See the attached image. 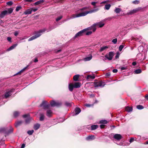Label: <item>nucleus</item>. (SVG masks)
I'll return each mask as SVG.
<instances>
[{"label":"nucleus","instance_id":"1","mask_svg":"<svg viewBox=\"0 0 148 148\" xmlns=\"http://www.w3.org/2000/svg\"><path fill=\"white\" fill-rule=\"evenodd\" d=\"M98 10V9H95L92 10H90L89 11H86L84 12L78 14H73L71 15V19H73L74 18H75L77 17H79L84 16L88 14L89 13H91L93 12H96Z\"/></svg>","mask_w":148,"mask_h":148},{"label":"nucleus","instance_id":"2","mask_svg":"<svg viewBox=\"0 0 148 148\" xmlns=\"http://www.w3.org/2000/svg\"><path fill=\"white\" fill-rule=\"evenodd\" d=\"M46 31V29H40L38 31L35 32H34V35L30 37L29 39V41H30L34 40L39 36H40L44 32Z\"/></svg>","mask_w":148,"mask_h":148},{"label":"nucleus","instance_id":"3","mask_svg":"<svg viewBox=\"0 0 148 148\" xmlns=\"http://www.w3.org/2000/svg\"><path fill=\"white\" fill-rule=\"evenodd\" d=\"M104 25V23L102 21H101L97 23L94 24L92 25L90 27L88 28V29H90V30H92L93 32H94L95 31L96 28V26H98L99 27H101Z\"/></svg>","mask_w":148,"mask_h":148},{"label":"nucleus","instance_id":"4","mask_svg":"<svg viewBox=\"0 0 148 148\" xmlns=\"http://www.w3.org/2000/svg\"><path fill=\"white\" fill-rule=\"evenodd\" d=\"M13 130V128L11 126L9 128H2L0 129V132H3L7 134L12 132Z\"/></svg>","mask_w":148,"mask_h":148},{"label":"nucleus","instance_id":"5","mask_svg":"<svg viewBox=\"0 0 148 148\" xmlns=\"http://www.w3.org/2000/svg\"><path fill=\"white\" fill-rule=\"evenodd\" d=\"M90 30V29H88V28L86 29H84L80 32H78L75 35L74 38H75L83 36L84 34H85V32L87 31V30Z\"/></svg>","mask_w":148,"mask_h":148},{"label":"nucleus","instance_id":"6","mask_svg":"<svg viewBox=\"0 0 148 148\" xmlns=\"http://www.w3.org/2000/svg\"><path fill=\"white\" fill-rule=\"evenodd\" d=\"M50 104L52 106L59 107L62 104V103L60 101H52L50 102Z\"/></svg>","mask_w":148,"mask_h":148},{"label":"nucleus","instance_id":"7","mask_svg":"<svg viewBox=\"0 0 148 148\" xmlns=\"http://www.w3.org/2000/svg\"><path fill=\"white\" fill-rule=\"evenodd\" d=\"M94 84V86L95 88L99 87H103L105 85V83L104 82L100 81L98 82H95Z\"/></svg>","mask_w":148,"mask_h":148},{"label":"nucleus","instance_id":"8","mask_svg":"<svg viewBox=\"0 0 148 148\" xmlns=\"http://www.w3.org/2000/svg\"><path fill=\"white\" fill-rule=\"evenodd\" d=\"M49 106V104L46 101H43L40 105V107H42L44 109L48 108Z\"/></svg>","mask_w":148,"mask_h":148},{"label":"nucleus","instance_id":"9","mask_svg":"<svg viewBox=\"0 0 148 148\" xmlns=\"http://www.w3.org/2000/svg\"><path fill=\"white\" fill-rule=\"evenodd\" d=\"M23 116L24 118H26L25 121V123L26 124L29 123L31 119L29 114L24 115Z\"/></svg>","mask_w":148,"mask_h":148},{"label":"nucleus","instance_id":"10","mask_svg":"<svg viewBox=\"0 0 148 148\" xmlns=\"http://www.w3.org/2000/svg\"><path fill=\"white\" fill-rule=\"evenodd\" d=\"M113 56V53L111 51L109 53L108 56L107 55H106L105 57L108 60H111L112 59Z\"/></svg>","mask_w":148,"mask_h":148},{"label":"nucleus","instance_id":"11","mask_svg":"<svg viewBox=\"0 0 148 148\" xmlns=\"http://www.w3.org/2000/svg\"><path fill=\"white\" fill-rule=\"evenodd\" d=\"M113 135V138L118 140H121L122 137L121 135L120 134H116Z\"/></svg>","mask_w":148,"mask_h":148},{"label":"nucleus","instance_id":"12","mask_svg":"<svg viewBox=\"0 0 148 148\" xmlns=\"http://www.w3.org/2000/svg\"><path fill=\"white\" fill-rule=\"evenodd\" d=\"M81 111L80 108H76L75 110L74 113H73L72 114V115L74 116L77 115L81 112Z\"/></svg>","mask_w":148,"mask_h":148},{"label":"nucleus","instance_id":"13","mask_svg":"<svg viewBox=\"0 0 148 148\" xmlns=\"http://www.w3.org/2000/svg\"><path fill=\"white\" fill-rule=\"evenodd\" d=\"M7 14H8V11L7 10L2 11L0 14V18H3Z\"/></svg>","mask_w":148,"mask_h":148},{"label":"nucleus","instance_id":"14","mask_svg":"<svg viewBox=\"0 0 148 148\" xmlns=\"http://www.w3.org/2000/svg\"><path fill=\"white\" fill-rule=\"evenodd\" d=\"M53 114L52 112L50 110H48L47 111L46 115L48 117H51Z\"/></svg>","mask_w":148,"mask_h":148},{"label":"nucleus","instance_id":"15","mask_svg":"<svg viewBox=\"0 0 148 148\" xmlns=\"http://www.w3.org/2000/svg\"><path fill=\"white\" fill-rule=\"evenodd\" d=\"M109 46H104L101 47L99 50L100 52H102L106 50L109 48Z\"/></svg>","mask_w":148,"mask_h":148},{"label":"nucleus","instance_id":"16","mask_svg":"<svg viewBox=\"0 0 148 148\" xmlns=\"http://www.w3.org/2000/svg\"><path fill=\"white\" fill-rule=\"evenodd\" d=\"M17 44H15L13 45L10 47L9 48H8L7 50V51H11L13 49H14L17 46Z\"/></svg>","mask_w":148,"mask_h":148},{"label":"nucleus","instance_id":"17","mask_svg":"<svg viewBox=\"0 0 148 148\" xmlns=\"http://www.w3.org/2000/svg\"><path fill=\"white\" fill-rule=\"evenodd\" d=\"M11 92L12 90H10L8 92H7L5 94V98H8L9 96L11 95Z\"/></svg>","mask_w":148,"mask_h":148},{"label":"nucleus","instance_id":"18","mask_svg":"<svg viewBox=\"0 0 148 148\" xmlns=\"http://www.w3.org/2000/svg\"><path fill=\"white\" fill-rule=\"evenodd\" d=\"M138 10L137 9H134L130 11L128 13V15H131L134 13H136L137 12Z\"/></svg>","mask_w":148,"mask_h":148},{"label":"nucleus","instance_id":"19","mask_svg":"<svg viewBox=\"0 0 148 148\" xmlns=\"http://www.w3.org/2000/svg\"><path fill=\"white\" fill-rule=\"evenodd\" d=\"M32 12V10L31 9H28L24 12V14L25 15L29 14H31Z\"/></svg>","mask_w":148,"mask_h":148},{"label":"nucleus","instance_id":"20","mask_svg":"<svg viewBox=\"0 0 148 148\" xmlns=\"http://www.w3.org/2000/svg\"><path fill=\"white\" fill-rule=\"evenodd\" d=\"M81 86V84L79 82H75L74 84V88H77L80 87Z\"/></svg>","mask_w":148,"mask_h":148},{"label":"nucleus","instance_id":"21","mask_svg":"<svg viewBox=\"0 0 148 148\" xmlns=\"http://www.w3.org/2000/svg\"><path fill=\"white\" fill-rule=\"evenodd\" d=\"M95 77L94 75H88L87 76V79L88 80H90L91 79H95Z\"/></svg>","mask_w":148,"mask_h":148},{"label":"nucleus","instance_id":"22","mask_svg":"<svg viewBox=\"0 0 148 148\" xmlns=\"http://www.w3.org/2000/svg\"><path fill=\"white\" fill-rule=\"evenodd\" d=\"M86 139L87 140H91L95 139V137L94 136H90L87 137Z\"/></svg>","mask_w":148,"mask_h":148},{"label":"nucleus","instance_id":"23","mask_svg":"<svg viewBox=\"0 0 148 148\" xmlns=\"http://www.w3.org/2000/svg\"><path fill=\"white\" fill-rule=\"evenodd\" d=\"M92 58V55H90L88 57H86L84 58V60L85 61H88L91 60Z\"/></svg>","mask_w":148,"mask_h":148},{"label":"nucleus","instance_id":"24","mask_svg":"<svg viewBox=\"0 0 148 148\" xmlns=\"http://www.w3.org/2000/svg\"><path fill=\"white\" fill-rule=\"evenodd\" d=\"M79 75H76L73 76V79L75 81H79L78 78L79 77Z\"/></svg>","mask_w":148,"mask_h":148},{"label":"nucleus","instance_id":"25","mask_svg":"<svg viewBox=\"0 0 148 148\" xmlns=\"http://www.w3.org/2000/svg\"><path fill=\"white\" fill-rule=\"evenodd\" d=\"M73 88H74V85L72 84H69V90L72 91H73Z\"/></svg>","mask_w":148,"mask_h":148},{"label":"nucleus","instance_id":"26","mask_svg":"<svg viewBox=\"0 0 148 148\" xmlns=\"http://www.w3.org/2000/svg\"><path fill=\"white\" fill-rule=\"evenodd\" d=\"M111 6L110 4H106L105 5V6L104 9L105 10H109Z\"/></svg>","mask_w":148,"mask_h":148},{"label":"nucleus","instance_id":"27","mask_svg":"<svg viewBox=\"0 0 148 148\" xmlns=\"http://www.w3.org/2000/svg\"><path fill=\"white\" fill-rule=\"evenodd\" d=\"M125 110L128 112H130L132 111V108L131 107L127 106L125 108Z\"/></svg>","mask_w":148,"mask_h":148},{"label":"nucleus","instance_id":"28","mask_svg":"<svg viewBox=\"0 0 148 148\" xmlns=\"http://www.w3.org/2000/svg\"><path fill=\"white\" fill-rule=\"evenodd\" d=\"M44 2V0H41L39 1H37L34 3L35 5H38L39 4H40Z\"/></svg>","mask_w":148,"mask_h":148},{"label":"nucleus","instance_id":"29","mask_svg":"<svg viewBox=\"0 0 148 148\" xmlns=\"http://www.w3.org/2000/svg\"><path fill=\"white\" fill-rule=\"evenodd\" d=\"M40 125L39 124L37 123L34 125V128L35 130L38 129L40 127Z\"/></svg>","mask_w":148,"mask_h":148},{"label":"nucleus","instance_id":"30","mask_svg":"<svg viewBox=\"0 0 148 148\" xmlns=\"http://www.w3.org/2000/svg\"><path fill=\"white\" fill-rule=\"evenodd\" d=\"M121 11V10L119 8H116L114 11L116 13H119Z\"/></svg>","mask_w":148,"mask_h":148},{"label":"nucleus","instance_id":"31","mask_svg":"<svg viewBox=\"0 0 148 148\" xmlns=\"http://www.w3.org/2000/svg\"><path fill=\"white\" fill-rule=\"evenodd\" d=\"M142 72V71L140 69H136L134 71V73L135 74H139L141 73Z\"/></svg>","mask_w":148,"mask_h":148},{"label":"nucleus","instance_id":"32","mask_svg":"<svg viewBox=\"0 0 148 148\" xmlns=\"http://www.w3.org/2000/svg\"><path fill=\"white\" fill-rule=\"evenodd\" d=\"M91 129L92 130H93L96 129L98 127L97 125H93L91 126Z\"/></svg>","mask_w":148,"mask_h":148},{"label":"nucleus","instance_id":"33","mask_svg":"<svg viewBox=\"0 0 148 148\" xmlns=\"http://www.w3.org/2000/svg\"><path fill=\"white\" fill-rule=\"evenodd\" d=\"M22 123V121H18L15 124V126L16 127H17L19 125H21V124Z\"/></svg>","mask_w":148,"mask_h":148},{"label":"nucleus","instance_id":"34","mask_svg":"<svg viewBox=\"0 0 148 148\" xmlns=\"http://www.w3.org/2000/svg\"><path fill=\"white\" fill-rule=\"evenodd\" d=\"M13 9L12 8H11L8 9V14H11L13 12Z\"/></svg>","mask_w":148,"mask_h":148},{"label":"nucleus","instance_id":"35","mask_svg":"<svg viewBox=\"0 0 148 148\" xmlns=\"http://www.w3.org/2000/svg\"><path fill=\"white\" fill-rule=\"evenodd\" d=\"M108 121L106 120H101L100 121V123L103 124H106L107 123Z\"/></svg>","mask_w":148,"mask_h":148},{"label":"nucleus","instance_id":"36","mask_svg":"<svg viewBox=\"0 0 148 148\" xmlns=\"http://www.w3.org/2000/svg\"><path fill=\"white\" fill-rule=\"evenodd\" d=\"M137 108L139 110H141L144 108V107L142 105H139L136 106Z\"/></svg>","mask_w":148,"mask_h":148},{"label":"nucleus","instance_id":"37","mask_svg":"<svg viewBox=\"0 0 148 148\" xmlns=\"http://www.w3.org/2000/svg\"><path fill=\"white\" fill-rule=\"evenodd\" d=\"M19 114V112L17 111L15 112L14 113V116L15 117H17L18 116Z\"/></svg>","mask_w":148,"mask_h":148},{"label":"nucleus","instance_id":"38","mask_svg":"<svg viewBox=\"0 0 148 148\" xmlns=\"http://www.w3.org/2000/svg\"><path fill=\"white\" fill-rule=\"evenodd\" d=\"M28 67V66H27L25 67L23 69L21 70V71H20L19 72H18L16 74H20L24 71Z\"/></svg>","mask_w":148,"mask_h":148},{"label":"nucleus","instance_id":"39","mask_svg":"<svg viewBox=\"0 0 148 148\" xmlns=\"http://www.w3.org/2000/svg\"><path fill=\"white\" fill-rule=\"evenodd\" d=\"M44 119V116L43 114H41L40 118V120L41 121L43 120Z\"/></svg>","mask_w":148,"mask_h":148},{"label":"nucleus","instance_id":"40","mask_svg":"<svg viewBox=\"0 0 148 148\" xmlns=\"http://www.w3.org/2000/svg\"><path fill=\"white\" fill-rule=\"evenodd\" d=\"M34 132V131L33 130H31L28 131L27 132V133L29 135H31Z\"/></svg>","mask_w":148,"mask_h":148},{"label":"nucleus","instance_id":"41","mask_svg":"<svg viewBox=\"0 0 148 148\" xmlns=\"http://www.w3.org/2000/svg\"><path fill=\"white\" fill-rule=\"evenodd\" d=\"M62 18V16H61L58 18H57L56 19V21H58L60 20H61Z\"/></svg>","mask_w":148,"mask_h":148},{"label":"nucleus","instance_id":"42","mask_svg":"<svg viewBox=\"0 0 148 148\" xmlns=\"http://www.w3.org/2000/svg\"><path fill=\"white\" fill-rule=\"evenodd\" d=\"M132 3H133L135 4H138L139 3V1L136 0L134 1H132Z\"/></svg>","mask_w":148,"mask_h":148},{"label":"nucleus","instance_id":"43","mask_svg":"<svg viewBox=\"0 0 148 148\" xmlns=\"http://www.w3.org/2000/svg\"><path fill=\"white\" fill-rule=\"evenodd\" d=\"M124 47V46L123 45H120L119 47V50L120 51H121V50H122V49Z\"/></svg>","mask_w":148,"mask_h":148},{"label":"nucleus","instance_id":"44","mask_svg":"<svg viewBox=\"0 0 148 148\" xmlns=\"http://www.w3.org/2000/svg\"><path fill=\"white\" fill-rule=\"evenodd\" d=\"M117 39L116 38L115 39H113L112 41V42L114 44H116L117 42Z\"/></svg>","mask_w":148,"mask_h":148},{"label":"nucleus","instance_id":"45","mask_svg":"<svg viewBox=\"0 0 148 148\" xmlns=\"http://www.w3.org/2000/svg\"><path fill=\"white\" fill-rule=\"evenodd\" d=\"M86 31L85 32V34L86 35H88L91 34L92 33V32L91 31H88L86 32Z\"/></svg>","mask_w":148,"mask_h":148},{"label":"nucleus","instance_id":"46","mask_svg":"<svg viewBox=\"0 0 148 148\" xmlns=\"http://www.w3.org/2000/svg\"><path fill=\"white\" fill-rule=\"evenodd\" d=\"M135 40H140L142 39V37L141 36L138 37H136L135 38Z\"/></svg>","mask_w":148,"mask_h":148},{"label":"nucleus","instance_id":"47","mask_svg":"<svg viewBox=\"0 0 148 148\" xmlns=\"http://www.w3.org/2000/svg\"><path fill=\"white\" fill-rule=\"evenodd\" d=\"M6 3L8 5H12L13 2L12 1H10L7 2Z\"/></svg>","mask_w":148,"mask_h":148},{"label":"nucleus","instance_id":"48","mask_svg":"<svg viewBox=\"0 0 148 148\" xmlns=\"http://www.w3.org/2000/svg\"><path fill=\"white\" fill-rule=\"evenodd\" d=\"M21 8V6H17L16 9V11H18Z\"/></svg>","mask_w":148,"mask_h":148},{"label":"nucleus","instance_id":"49","mask_svg":"<svg viewBox=\"0 0 148 148\" xmlns=\"http://www.w3.org/2000/svg\"><path fill=\"white\" fill-rule=\"evenodd\" d=\"M36 1V0H25V2H33Z\"/></svg>","mask_w":148,"mask_h":148},{"label":"nucleus","instance_id":"50","mask_svg":"<svg viewBox=\"0 0 148 148\" xmlns=\"http://www.w3.org/2000/svg\"><path fill=\"white\" fill-rule=\"evenodd\" d=\"M109 0L104 1L101 2L100 4H103V3H108V2H109Z\"/></svg>","mask_w":148,"mask_h":148},{"label":"nucleus","instance_id":"51","mask_svg":"<svg viewBox=\"0 0 148 148\" xmlns=\"http://www.w3.org/2000/svg\"><path fill=\"white\" fill-rule=\"evenodd\" d=\"M134 140V138H130V143H131L132 142H133Z\"/></svg>","mask_w":148,"mask_h":148},{"label":"nucleus","instance_id":"52","mask_svg":"<svg viewBox=\"0 0 148 148\" xmlns=\"http://www.w3.org/2000/svg\"><path fill=\"white\" fill-rule=\"evenodd\" d=\"M65 105L68 106H71V104L70 103L68 102H66L65 103Z\"/></svg>","mask_w":148,"mask_h":148},{"label":"nucleus","instance_id":"53","mask_svg":"<svg viewBox=\"0 0 148 148\" xmlns=\"http://www.w3.org/2000/svg\"><path fill=\"white\" fill-rule=\"evenodd\" d=\"M38 10V9L37 8H32L31 9V10H32V11H33L34 12H36V11H37Z\"/></svg>","mask_w":148,"mask_h":148},{"label":"nucleus","instance_id":"54","mask_svg":"<svg viewBox=\"0 0 148 148\" xmlns=\"http://www.w3.org/2000/svg\"><path fill=\"white\" fill-rule=\"evenodd\" d=\"M7 40L10 42H11L12 41H11V37H8L7 38Z\"/></svg>","mask_w":148,"mask_h":148},{"label":"nucleus","instance_id":"55","mask_svg":"<svg viewBox=\"0 0 148 148\" xmlns=\"http://www.w3.org/2000/svg\"><path fill=\"white\" fill-rule=\"evenodd\" d=\"M97 3V2H92L91 3V4L94 6H95L96 3Z\"/></svg>","mask_w":148,"mask_h":148},{"label":"nucleus","instance_id":"56","mask_svg":"<svg viewBox=\"0 0 148 148\" xmlns=\"http://www.w3.org/2000/svg\"><path fill=\"white\" fill-rule=\"evenodd\" d=\"M18 34V32L17 31H16L14 32V35L15 36H17Z\"/></svg>","mask_w":148,"mask_h":148},{"label":"nucleus","instance_id":"57","mask_svg":"<svg viewBox=\"0 0 148 148\" xmlns=\"http://www.w3.org/2000/svg\"><path fill=\"white\" fill-rule=\"evenodd\" d=\"M87 8V7H84V8H81V9H80V10H81V11H83L84 10H86Z\"/></svg>","mask_w":148,"mask_h":148},{"label":"nucleus","instance_id":"58","mask_svg":"<svg viewBox=\"0 0 148 148\" xmlns=\"http://www.w3.org/2000/svg\"><path fill=\"white\" fill-rule=\"evenodd\" d=\"M118 71V70L116 69H114L112 70V72L114 73H117Z\"/></svg>","mask_w":148,"mask_h":148},{"label":"nucleus","instance_id":"59","mask_svg":"<svg viewBox=\"0 0 148 148\" xmlns=\"http://www.w3.org/2000/svg\"><path fill=\"white\" fill-rule=\"evenodd\" d=\"M71 19V17L70 18H67L64 20V22L67 21Z\"/></svg>","mask_w":148,"mask_h":148},{"label":"nucleus","instance_id":"60","mask_svg":"<svg viewBox=\"0 0 148 148\" xmlns=\"http://www.w3.org/2000/svg\"><path fill=\"white\" fill-rule=\"evenodd\" d=\"M110 75V73H107L106 74V77H109Z\"/></svg>","mask_w":148,"mask_h":148},{"label":"nucleus","instance_id":"61","mask_svg":"<svg viewBox=\"0 0 148 148\" xmlns=\"http://www.w3.org/2000/svg\"><path fill=\"white\" fill-rule=\"evenodd\" d=\"M119 54L118 53H117L116 54V56H115V58L116 59H117L119 58Z\"/></svg>","mask_w":148,"mask_h":148},{"label":"nucleus","instance_id":"62","mask_svg":"<svg viewBox=\"0 0 148 148\" xmlns=\"http://www.w3.org/2000/svg\"><path fill=\"white\" fill-rule=\"evenodd\" d=\"M126 69V68L125 67H122L121 68V71H122L124 70H125Z\"/></svg>","mask_w":148,"mask_h":148},{"label":"nucleus","instance_id":"63","mask_svg":"<svg viewBox=\"0 0 148 148\" xmlns=\"http://www.w3.org/2000/svg\"><path fill=\"white\" fill-rule=\"evenodd\" d=\"M38 61V60L37 58H36L34 60V62H36Z\"/></svg>","mask_w":148,"mask_h":148},{"label":"nucleus","instance_id":"64","mask_svg":"<svg viewBox=\"0 0 148 148\" xmlns=\"http://www.w3.org/2000/svg\"><path fill=\"white\" fill-rule=\"evenodd\" d=\"M25 144H23L21 145V148H24V147H25Z\"/></svg>","mask_w":148,"mask_h":148}]
</instances>
